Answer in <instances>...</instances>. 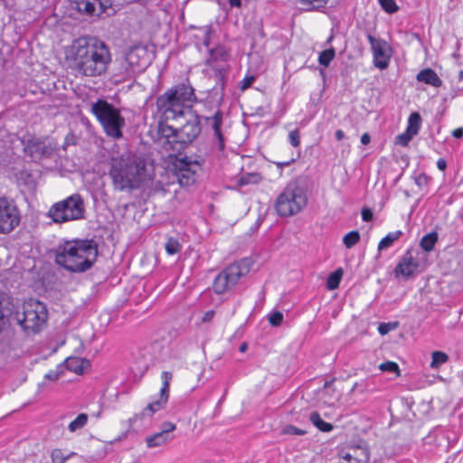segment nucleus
Masks as SVG:
<instances>
[{"label":"nucleus","instance_id":"f257e3e1","mask_svg":"<svg viewBox=\"0 0 463 463\" xmlns=\"http://www.w3.org/2000/svg\"><path fill=\"white\" fill-rule=\"evenodd\" d=\"M196 101L194 89L188 80L156 98L158 141L166 151L180 153L201 134L200 117L193 109Z\"/></svg>","mask_w":463,"mask_h":463},{"label":"nucleus","instance_id":"f03ea898","mask_svg":"<svg viewBox=\"0 0 463 463\" xmlns=\"http://www.w3.org/2000/svg\"><path fill=\"white\" fill-rule=\"evenodd\" d=\"M65 60L78 74L99 77L106 73L111 62L109 46L96 37H79L65 48Z\"/></svg>","mask_w":463,"mask_h":463},{"label":"nucleus","instance_id":"7ed1b4c3","mask_svg":"<svg viewBox=\"0 0 463 463\" xmlns=\"http://www.w3.org/2000/svg\"><path fill=\"white\" fill-rule=\"evenodd\" d=\"M50 253L59 267L69 272L82 273L95 263L98 250L91 240H72L59 243Z\"/></svg>","mask_w":463,"mask_h":463},{"label":"nucleus","instance_id":"20e7f679","mask_svg":"<svg viewBox=\"0 0 463 463\" xmlns=\"http://www.w3.org/2000/svg\"><path fill=\"white\" fill-rule=\"evenodd\" d=\"M109 175L114 190L118 192L129 193L141 188L152 180L146 159L137 156H121L114 160Z\"/></svg>","mask_w":463,"mask_h":463},{"label":"nucleus","instance_id":"39448f33","mask_svg":"<svg viewBox=\"0 0 463 463\" xmlns=\"http://www.w3.org/2000/svg\"><path fill=\"white\" fill-rule=\"evenodd\" d=\"M90 111L100 123L107 136L116 139L123 136L122 128L125 126V118L119 109L106 99H99L91 104Z\"/></svg>","mask_w":463,"mask_h":463},{"label":"nucleus","instance_id":"423d86ee","mask_svg":"<svg viewBox=\"0 0 463 463\" xmlns=\"http://www.w3.org/2000/svg\"><path fill=\"white\" fill-rule=\"evenodd\" d=\"M307 203L305 189L297 183L287 184L274 203L277 213L281 217H289L298 213Z\"/></svg>","mask_w":463,"mask_h":463},{"label":"nucleus","instance_id":"0eeeda50","mask_svg":"<svg viewBox=\"0 0 463 463\" xmlns=\"http://www.w3.org/2000/svg\"><path fill=\"white\" fill-rule=\"evenodd\" d=\"M85 203L80 194H73L65 199L53 203L48 216L55 223H63L85 218Z\"/></svg>","mask_w":463,"mask_h":463},{"label":"nucleus","instance_id":"6e6552de","mask_svg":"<svg viewBox=\"0 0 463 463\" xmlns=\"http://www.w3.org/2000/svg\"><path fill=\"white\" fill-rule=\"evenodd\" d=\"M208 54L204 64L207 68L213 71L216 84L223 90L230 70L229 60L231 54L223 45H218L213 49H209Z\"/></svg>","mask_w":463,"mask_h":463},{"label":"nucleus","instance_id":"1a4fd4ad","mask_svg":"<svg viewBox=\"0 0 463 463\" xmlns=\"http://www.w3.org/2000/svg\"><path fill=\"white\" fill-rule=\"evenodd\" d=\"M55 149V145L49 139L34 140L31 137V179L33 177V172L42 173L40 168H33V163H39L43 169H49L45 162L54 156Z\"/></svg>","mask_w":463,"mask_h":463},{"label":"nucleus","instance_id":"9d476101","mask_svg":"<svg viewBox=\"0 0 463 463\" xmlns=\"http://www.w3.org/2000/svg\"><path fill=\"white\" fill-rule=\"evenodd\" d=\"M161 379L162 386L158 395L155 396L152 402H149L137 417L140 419L151 418L156 412L165 408L169 398L170 383L173 379V373L164 371L161 373Z\"/></svg>","mask_w":463,"mask_h":463},{"label":"nucleus","instance_id":"9b49d317","mask_svg":"<svg viewBox=\"0 0 463 463\" xmlns=\"http://www.w3.org/2000/svg\"><path fill=\"white\" fill-rule=\"evenodd\" d=\"M242 275L243 270L239 263L229 265L214 279L213 291L219 295L226 292L238 283Z\"/></svg>","mask_w":463,"mask_h":463},{"label":"nucleus","instance_id":"f8f14e48","mask_svg":"<svg viewBox=\"0 0 463 463\" xmlns=\"http://www.w3.org/2000/svg\"><path fill=\"white\" fill-rule=\"evenodd\" d=\"M367 39L371 45L373 65L380 70H385L392 55L391 45L385 40L375 38L370 33L367 34Z\"/></svg>","mask_w":463,"mask_h":463},{"label":"nucleus","instance_id":"ddd939ff","mask_svg":"<svg viewBox=\"0 0 463 463\" xmlns=\"http://www.w3.org/2000/svg\"><path fill=\"white\" fill-rule=\"evenodd\" d=\"M19 213L7 199L0 198V233H9L19 223Z\"/></svg>","mask_w":463,"mask_h":463},{"label":"nucleus","instance_id":"4468645a","mask_svg":"<svg viewBox=\"0 0 463 463\" xmlns=\"http://www.w3.org/2000/svg\"><path fill=\"white\" fill-rule=\"evenodd\" d=\"M13 317L14 319L24 329H26V313L23 307V311H19V307H15L13 298L5 294H0V321L5 317Z\"/></svg>","mask_w":463,"mask_h":463},{"label":"nucleus","instance_id":"2eb2a0df","mask_svg":"<svg viewBox=\"0 0 463 463\" xmlns=\"http://www.w3.org/2000/svg\"><path fill=\"white\" fill-rule=\"evenodd\" d=\"M31 332L36 334L43 330L48 322V310L43 302L31 298Z\"/></svg>","mask_w":463,"mask_h":463},{"label":"nucleus","instance_id":"dca6fc26","mask_svg":"<svg viewBox=\"0 0 463 463\" xmlns=\"http://www.w3.org/2000/svg\"><path fill=\"white\" fill-rule=\"evenodd\" d=\"M80 13L100 15L112 7L113 0H74Z\"/></svg>","mask_w":463,"mask_h":463},{"label":"nucleus","instance_id":"f3484780","mask_svg":"<svg viewBox=\"0 0 463 463\" xmlns=\"http://www.w3.org/2000/svg\"><path fill=\"white\" fill-rule=\"evenodd\" d=\"M206 123L213 130V136L217 140V146L219 150H223L225 146V139L222 132V126L223 123V112L217 109L213 116L205 118Z\"/></svg>","mask_w":463,"mask_h":463},{"label":"nucleus","instance_id":"a211bd4d","mask_svg":"<svg viewBox=\"0 0 463 463\" xmlns=\"http://www.w3.org/2000/svg\"><path fill=\"white\" fill-rule=\"evenodd\" d=\"M418 268V260L411 255V252L407 251L397 264L395 268V273L397 276L401 275L405 279H408L417 271Z\"/></svg>","mask_w":463,"mask_h":463},{"label":"nucleus","instance_id":"6ab92c4d","mask_svg":"<svg viewBox=\"0 0 463 463\" xmlns=\"http://www.w3.org/2000/svg\"><path fill=\"white\" fill-rule=\"evenodd\" d=\"M416 80L418 82H422L436 89L440 88L443 84L437 72L430 68L420 70L416 75Z\"/></svg>","mask_w":463,"mask_h":463},{"label":"nucleus","instance_id":"aec40b11","mask_svg":"<svg viewBox=\"0 0 463 463\" xmlns=\"http://www.w3.org/2000/svg\"><path fill=\"white\" fill-rule=\"evenodd\" d=\"M181 167L176 173L178 183L181 186H189L195 182V172L190 169V165L185 161L180 162Z\"/></svg>","mask_w":463,"mask_h":463},{"label":"nucleus","instance_id":"412c9836","mask_svg":"<svg viewBox=\"0 0 463 463\" xmlns=\"http://www.w3.org/2000/svg\"><path fill=\"white\" fill-rule=\"evenodd\" d=\"M63 374L64 366L59 364L55 369L50 370L48 373L44 374L43 380L40 383H38V392H44L48 388L47 382L54 383Z\"/></svg>","mask_w":463,"mask_h":463},{"label":"nucleus","instance_id":"4be33fe9","mask_svg":"<svg viewBox=\"0 0 463 463\" xmlns=\"http://www.w3.org/2000/svg\"><path fill=\"white\" fill-rule=\"evenodd\" d=\"M60 364L64 366V372L68 370L77 374H81L88 364V361L79 357H68Z\"/></svg>","mask_w":463,"mask_h":463},{"label":"nucleus","instance_id":"5701e85b","mask_svg":"<svg viewBox=\"0 0 463 463\" xmlns=\"http://www.w3.org/2000/svg\"><path fill=\"white\" fill-rule=\"evenodd\" d=\"M174 435L165 434L163 431L156 432L146 439L147 448H156L170 442Z\"/></svg>","mask_w":463,"mask_h":463},{"label":"nucleus","instance_id":"b1692460","mask_svg":"<svg viewBox=\"0 0 463 463\" xmlns=\"http://www.w3.org/2000/svg\"><path fill=\"white\" fill-rule=\"evenodd\" d=\"M438 239L439 235L436 232H429L421 238L420 241V246L424 251L430 252L433 250L438 241Z\"/></svg>","mask_w":463,"mask_h":463},{"label":"nucleus","instance_id":"393cba45","mask_svg":"<svg viewBox=\"0 0 463 463\" xmlns=\"http://www.w3.org/2000/svg\"><path fill=\"white\" fill-rule=\"evenodd\" d=\"M309 420L312 422V424L320 431L329 432L334 429L333 424L325 421L321 418L320 414L317 411H314L310 414Z\"/></svg>","mask_w":463,"mask_h":463},{"label":"nucleus","instance_id":"a878e982","mask_svg":"<svg viewBox=\"0 0 463 463\" xmlns=\"http://www.w3.org/2000/svg\"><path fill=\"white\" fill-rule=\"evenodd\" d=\"M421 122L422 120L420 113L412 112L409 116L406 130L408 132H411V134L416 136L420 129Z\"/></svg>","mask_w":463,"mask_h":463},{"label":"nucleus","instance_id":"bb28decb","mask_svg":"<svg viewBox=\"0 0 463 463\" xmlns=\"http://www.w3.org/2000/svg\"><path fill=\"white\" fill-rule=\"evenodd\" d=\"M402 232V231H395L389 232L384 236L378 244V250H383L390 248L396 241L400 239Z\"/></svg>","mask_w":463,"mask_h":463},{"label":"nucleus","instance_id":"cd10ccee","mask_svg":"<svg viewBox=\"0 0 463 463\" xmlns=\"http://www.w3.org/2000/svg\"><path fill=\"white\" fill-rule=\"evenodd\" d=\"M343 276L342 269H337L334 272L330 273L326 279V288L329 290L336 289L341 282Z\"/></svg>","mask_w":463,"mask_h":463},{"label":"nucleus","instance_id":"c85d7f7f","mask_svg":"<svg viewBox=\"0 0 463 463\" xmlns=\"http://www.w3.org/2000/svg\"><path fill=\"white\" fill-rule=\"evenodd\" d=\"M449 360V355L441 351H434L431 354L430 367L432 369H439L442 364H446Z\"/></svg>","mask_w":463,"mask_h":463},{"label":"nucleus","instance_id":"c756f323","mask_svg":"<svg viewBox=\"0 0 463 463\" xmlns=\"http://www.w3.org/2000/svg\"><path fill=\"white\" fill-rule=\"evenodd\" d=\"M75 452L65 454L61 449H54L51 452L52 463H65L69 458L75 456Z\"/></svg>","mask_w":463,"mask_h":463},{"label":"nucleus","instance_id":"7c9ffc66","mask_svg":"<svg viewBox=\"0 0 463 463\" xmlns=\"http://www.w3.org/2000/svg\"><path fill=\"white\" fill-rule=\"evenodd\" d=\"M88 422V415L86 413H80L72 421L70 422L68 430L71 432H75L82 429Z\"/></svg>","mask_w":463,"mask_h":463},{"label":"nucleus","instance_id":"2f4dec72","mask_svg":"<svg viewBox=\"0 0 463 463\" xmlns=\"http://www.w3.org/2000/svg\"><path fill=\"white\" fill-rule=\"evenodd\" d=\"M335 56V51L334 48H328L319 53L318 62L324 67H328L331 61Z\"/></svg>","mask_w":463,"mask_h":463},{"label":"nucleus","instance_id":"473e14b6","mask_svg":"<svg viewBox=\"0 0 463 463\" xmlns=\"http://www.w3.org/2000/svg\"><path fill=\"white\" fill-rule=\"evenodd\" d=\"M165 251L168 255L177 254L182 250V244L178 239L169 237L165 245Z\"/></svg>","mask_w":463,"mask_h":463},{"label":"nucleus","instance_id":"72a5a7b5","mask_svg":"<svg viewBox=\"0 0 463 463\" xmlns=\"http://www.w3.org/2000/svg\"><path fill=\"white\" fill-rule=\"evenodd\" d=\"M360 241V233L358 231H351L343 238V243L347 249L353 248Z\"/></svg>","mask_w":463,"mask_h":463},{"label":"nucleus","instance_id":"f704fd0d","mask_svg":"<svg viewBox=\"0 0 463 463\" xmlns=\"http://www.w3.org/2000/svg\"><path fill=\"white\" fill-rule=\"evenodd\" d=\"M378 2L382 9L387 14H394L399 10V6L394 0H378Z\"/></svg>","mask_w":463,"mask_h":463},{"label":"nucleus","instance_id":"c9c22d12","mask_svg":"<svg viewBox=\"0 0 463 463\" xmlns=\"http://www.w3.org/2000/svg\"><path fill=\"white\" fill-rule=\"evenodd\" d=\"M379 369L382 372L394 373L396 375H400L399 365L395 362H384L379 365Z\"/></svg>","mask_w":463,"mask_h":463},{"label":"nucleus","instance_id":"e433bc0d","mask_svg":"<svg viewBox=\"0 0 463 463\" xmlns=\"http://www.w3.org/2000/svg\"><path fill=\"white\" fill-rule=\"evenodd\" d=\"M282 433L285 435H292V436H303L306 434V430H303L294 425H286L283 430Z\"/></svg>","mask_w":463,"mask_h":463},{"label":"nucleus","instance_id":"4c0bfd02","mask_svg":"<svg viewBox=\"0 0 463 463\" xmlns=\"http://www.w3.org/2000/svg\"><path fill=\"white\" fill-rule=\"evenodd\" d=\"M283 318V314L280 311H275L269 315V322L272 326H279Z\"/></svg>","mask_w":463,"mask_h":463},{"label":"nucleus","instance_id":"58836bf2","mask_svg":"<svg viewBox=\"0 0 463 463\" xmlns=\"http://www.w3.org/2000/svg\"><path fill=\"white\" fill-rule=\"evenodd\" d=\"M413 137L415 136L411 134V132L405 130L404 133H402L397 136V144H399L402 146H407L410 141L413 138Z\"/></svg>","mask_w":463,"mask_h":463},{"label":"nucleus","instance_id":"ea45409f","mask_svg":"<svg viewBox=\"0 0 463 463\" xmlns=\"http://www.w3.org/2000/svg\"><path fill=\"white\" fill-rule=\"evenodd\" d=\"M288 142L292 146L297 147L300 144V133L298 129H295L288 134Z\"/></svg>","mask_w":463,"mask_h":463},{"label":"nucleus","instance_id":"a19ab883","mask_svg":"<svg viewBox=\"0 0 463 463\" xmlns=\"http://www.w3.org/2000/svg\"><path fill=\"white\" fill-rule=\"evenodd\" d=\"M319 0H297V3L300 5L299 9L302 11H311L316 6L314 5L315 2H318Z\"/></svg>","mask_w":463,"mask_h":463},{"label":"nucleus","instance_id":"79ce46f5","mask_svg":"<svg viewBox=\"0 0 463 463\" xmlns=\"http://www.w3.org/2000/svg\"><path fill=\"white\" fill-rule=\"evenodd\" d=\"M397 326V323H381L378 326V332L380 335H387L391 330H393Z\"/></svg>","mask_w":463,"mask_h":463},{"label":"nucleus","instance_id":"37998d69","mask_svg":"<svg viewBox=\"0 0 463 463\" xmlns=\"http://www.w3.org/2000/svg\"><path fill=\"white\" fill-rule=\"evenodd\" d=\"M255 76L253 75H246L242 80L241 81V89L242 90H247L251 86V84L255 81Z\"/></svg>","mask_w":463,"mask_h":463},{"label":"nucleus","instance_id":"c03bdc74","mask_svg":"<svg viewBox=\"0 0 463 463\" xmlns=\"http://www.w3.org/2000/svg\"><path fill=\"white\" fill-rule=\"evenodd\" d=\"M176 429V425L171 421H165L161 426V431L165 434L173 435L172 432Z\"/></svg>","mask_w":463,"mask_h":463},{"label":"nucleus","instance_id":"a18cd8bd","mask_svg":"<svg viewBox=\"0 0 463 463\" xmlns=\"http://www.w3.org/2000/svg\"><path fill=\"white\" fill-rule=\"evenodd\" d=\"M362 220L364 222H371L373 218V211L368 207H364L361 211Z\"/></svg>","mask_w":463,"mask_h":463},{"label":"nucleus","instance_id":"49530a36","mask_svg":"<svg viewBox=\"0 0 463 463\" xmlns=\"http://www.w3.org/2000/svg\"><path fill=\"white\" fill-rule=\"evenodd\" d=\"M28 178L29 174L27 172L20 173V175L16 178L18 185L24 186V188H26L28 184Z\"/></svg>","mask_w":463,"mask_h":463},{"label":"nucleus","instance_id":"de8ad7c7","mask_svg":"<svg viewBox=\"0 0 463 463\" xmlns=\"http://www.w3.org/2000/svg\"><path fill=\"white\" fill-rule=\"evenodd\" d=\"M138 49L137 48H134V49H131L127 56H126V60L128 61V62L131 65H133L134 63H137L136 61V58L137 57V52H138Z\"/></svg>","mask_w":463,"mask_h":463},{"label":"nucleus","instance_id":"09e8293b","mask_svg":"<svg viewBox=\"0 0 463 463\" xmlns=\"http://www.w3.org/2000/svg\"><path fill=\"white\" fill-rule=\"evenodd\" d=\"M213 32L211 29L207 28L203 32V44L207 48V51L209 52L210 48V40L212 37Z\"/></svg>","mask_w":463,"mask_h":463},{"label":"nucleus","instance_id":"8fccbe9b","mask_svg":"<svg viewBox=\"0 0 463 463\" xmlns=\"http://www.w3.org/2000/svg\"><path fill=\"white\" fill-rule=\"evenodd\" d=\"M428 179H429L428 175L424 173H421L415 178V184L418 186H421L428 183Z\"/></svg>","mask_w":463,"mask_h":463},{"label":"nucleus","instance_id":"3c124183","mask_svg":"<svg viewBox=\"0 0 463 463\" xmlns=\"http://www.w3.org/2000/svg\"><path fill=\"white\" fill-rule=\"evenodd\" d=\"M214 315H215V312L214 310H208L206 311L202 318H201V322L202 323H209L213 320V318L214 317Z\"/></svg>","mask_w":463,"mask_h":463},{"label":"nucleus","instance_id":"603ef678","mask_svg":"<svg viewBox=\"0 0 463 463\" xmlns=\"http://www.w3.org/2000/svg\"><path fill=\"white\" fill-rule=\"evenodd\" d=\"M437 167L440 171H445L447 168V161L445 158H439L437 161Z\"/></svg>","mask_w":463,"mask_h":463},{"label":"nucleus","instance_id":"864d4df0","mask_svg":"<svg viewBox=\"0 0 463 463\" xmlns=\"http://www.w3.org/2000/svg\"><path fill=\"white\" fill-rule=\"evenodd\" d=\"M452 136L457 139L463 137V128H458L454 129L452 131Z\"/></svg>","mask_w":463,"mask_h":463},{"label":"nucleus","instance_id":"5fc2aeb1","mask_svg":"<svg viewBox=\"0 0 463 463\" xmlns=\"http://www.w3.org/2000/svg\"><path fill=\"white\" fill-rule=\"evenodd\" d=\"M371 141L370 135L368 133H364L361 137V143L363 145H368Z\"/></svg>","mask_w":463,"mask_h":463},{"label":"nucleus","instance_id":"6e6d98bb","mask_svg":"<svg viewBox=\"0 0 463 463\" xmlns=\"http://www.w3.org/2000/svg\"><path fill=\"white\" fill-rule=\"evenodd\" d=\"M231 7H241V0H227Z\"/></svg>","mask_w":463,"mask_h":463},{"label":"nucleus","instance_id":"4d7b16f0","mask_svg":"<svg viewBox=\"0 0 463 463\" xmlns=\"http://www.w3.org/2000/svg\"><path fill=\"white\" fill-rule=\"evenodd\" d=\"M336 140L340 141L345 137V132L342 129H337L335 133Z\"/></svg>","mask_w":463,"mask_h":463},{"label":"nucleus","instance_id":"13d9d810","mask_svg":"<svg viewBox=\"0 0 463 463\" xmlns=\"http://www.w3.org/2000/svg\"><path fill=\"white\" fill-rule=\"evenodd\" d=\"M293 161H294V159H292L290 161H286V162H278V163H276V165L279 168L282 169L285 166H288Z\"/></svg>","mask_w":463,"mask_h":463},{"label":"nucleus","instance_id":"bf43d9fd","mask_svg":"<svg viewBox=\"0 0 463 463\" xmlns=\"http://www.w3.org/2000/svg\"><path fill=\"white\" fill-rule=\"evenodd\" d=\"M247 346H248V345H247V344H246V343H242V344L240 345V347H239V351H240V352H241V353L245 352V350L247 349Z\"/></svg>","mask_w":463,"mask_h":463},{"label":"nucleus","instance_id":"052dcab7","mask_svg":"<svg viewBox=\"0 0 463 463\" xmlns=\"http://www.w3.org/2000/svg\"><path fill=\"white\" fill-rule=\"evenodd\" d=\"M333 38H334V35H333V34H331V35L327 38V40H326V43H330L332 42Z\"/></svg>","mask_w":463,"mask_h":463},{"label":"nucleus","instance_id":"680f3d73","mask_svg":"<svg viewBox=\"0 0 463 463\" xmlns=\"http://www.w3.org/2000/svg\"><path fill=\"white\" fill-rule=\"evenodd\" d=\"M351 458H352V457H351V455H350V454H348V453H346V454L344 456V458H345V459H347V460H350V459H351Z\"/></svg>","mask_w":463,"mask_h":463},{"label":"nucleus","instance_id":"e2e57ef3","mask_svg":"<svg viewBox=\"0 0 463 463\" xmlns=\"http://www.w3.org/2000/svg\"><path fill=\"white\" fill-rule=\"evenodd\" d=\"M462 219H463V214H462Z\"/></svg>","mask_w":463,"mask_h":463}]
</instances>
